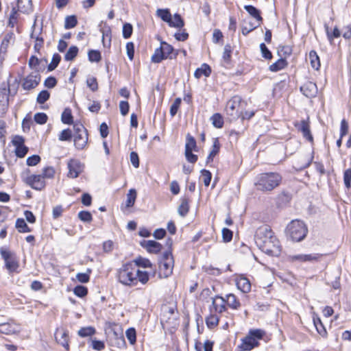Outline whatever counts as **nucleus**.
<instances>
[{"mask_svg":"<svg viewBox=\"0 0 351 351\" xmlns=\"http://www.w3.org/2000/svg\"><path fill=\"white\" fill-rule=\"evenodd\" d=\"M125 335L130 344H135L136 341V333L134 328H128L125 332Z\"/></svg>","mask_w":351,"mask_h":351,"instance_id":"obj_49","label":"nucleus"},{"mask_svg":"<svg viewBox=\"0 0 351 351\" xmlns=\"http://www.w3.org/2000/svg\"><path fill=\"white\" fill-rule=\"evenodd\" d=\"M313 321L317 332L324 337H326L327 331L320 318L317 315H314L313 317Z\"/></svg>","mask_w":351,"mask_h":351,"instance_id":"obj_24","label":"nucleus"},{"mask_svg":"<svg viewBox=\"0 0 351 351\" xmlns=\"http://www.w3.org/2000/svg\"><path fill=\"white\" fill-rule=\"evenodd\" d=\"M281 181L282 177L279 173H265L257 176L254 184L257 190L267 192L278 186Z\"/></svg>","mask_w":351,"mask_h":351,"instance_id":"obj_3","label":"nucleus"},{"mask_svg":"<svg viewBox=\"0 0 351 351\" xmlns=\"http://www.w3.org/2000/svg\"><path fill=\"white\" fill-rule=\"evenodd\" d=\"M225 302L233 309H238L241 306L240 302L238 300L236 295L232 293L226 295Z\"/></svg>","mask_w":351,"mask_h":351,"instance_id":"obj_26","label":"nucleus"},{"mask_svg":"<svg viewBox=\"0 0 351 351\" xmlns=\"http://www.w3.org/2000/svg\"><path fill=\"white\" fill-rule=\"evenodd\" d=\"M244 9L248 12V14L254 18L257 22H261L263 18L260 14V12L258 9H256L254 6L251 5H247L244 6Z\"/></svg>","mask_w":351,"mask_h":351,"instance_id":"obj_28","label":"nucleus"},{"mask_svg":"<svg viewBox=\"0 0 351 351\" xmlns=\"http://www.w3.org/2000/svg\"><path fill=\"white\" fill-rule=\"evenodd\" d=\"M160 47L166 58H168L173 50L172 46L169 45L166 42H162Z\"/></svg>","mask_w":351,"mask_h":351,"instance_id":"obj_56","label":"nucleus"},{"mask_svg":"<svg viewBox=\"0 0 351 351\" xmlns=\"http://www.w3.org/2000/svg\"><path fill=\"white\" fill-rule=\"evenodd\" d=\"M61 121L65 124H71L73 123V116L70 108H65L61 116Z\"/></svg>","mask_w":351,"mask_h":351,"instance_id":"obj_41","label":"nucleus"},{"mask_svg":"<svg viewBox=\"0 0 351 351\" xmlns=\"http://www.w3.org/2000/svg\"><path fill=\"white\" fill-rule=\"evenodd\" d=\"M73 292L77 296L82 298L87 295L88 290L85 287L78 285L74 288Z\"/></svg>","mask_w":351,"mask_h":351,"instance_id":"obj_57","label":"nucleus"},{"mask_svg":"<svg viewBox=\"0 0 351 351\" xmlns=\"http://www.w3.org/2000/svg\"><path fill=\"white\" fill-rule=\"evenodd\" d=\"M75 134L74 135V145L78 149H82L88 141V134L82 125H74Z\"/></svg>","mask_w":351,"mask_h":351,"instance_id":"obj_8","label":"nucleus"},{"mask_svg":"<svg viewBox=\"0 0 351 351\" xmlns=\"http://www.w3.org/2000/svg\"><path fill=\"white\" fill-rule=\"evenodd\" d=\"M308 230L304 223L300 220H293L287 227V235L294 241L304 239Z\"/></svg>","mask_w":351,"mask_h":351,"instance_id":"obj_5","label":"nucleus"},{"mask_svg":"<svg viewBox=\"0 0 351 351\" xmlns=\"http://www.w3.org/2000/svg\"><path fill=\"white\" fill-rule=\"evenodd\" d=\"M143 247L151 253L157 254L161 250L162 245L155 241L149 240L145 241Z\"/></svg>","mask_w":351,"mask_h":351,"instance_id":"obj_23","label":"nucleus"},{"mask_svg":"<svg viewBox=\"0 0 351 351\" xmlns=\"http://www.w3.org/2000/svg\"><path fill=\"white\" fill-rule=\"evenodd\" d=\"M181 104V99L176 98L170 108V114L172 117L175 116Z\"/></svg>","mask_w":351,"mask_h":351,"instance_id":"obj_63","label":"nucleus"},{"mask_svg":"<svg viewBox=\"0 0 351 351\" xmlns=\"http://www.w3.org/2000/svg\"><path fill=\"white\" fill-rule=\"evenodd\" d=\"M34 121L38 124H44L47 121V116L45 113L38 112L34 114Z\"/></svg>","mask_w":351,"mask_h":351,"instance_id":"obj_59","label":"nucleus"},{"mask_svg":"<svg viewBox=\"0 0 351 351\" xmlns=\"http://www.w3.org/2000/svg\"><path fill=\"white\" fill-rule=\"evenodd\" d=\"M91 273V269H88L86 273H78L76 274V279L82 282L86 283L90 280V274Z\"/></svg>","mask_w":351,"mask_h":351,"instance_id":"obj_51","label":"nucleus"},{"mask_svg":"<svg viewBox=\"0 0 351 351\" xmlns=\"http://www.w3.org/2000/svg\"><path fill=\"white\" fill-rule=\"evenodd\" d=\"M78 217L81 221H82L84 222L90 223L93 220V217H92L91 213L90 212L86 211V210L80 211L78 213Z\"/></svg>","mask_w":351,"mask_h":351,"instance_id":"obj_54","label":"nucleus"},{"mask_svg":"<svg viewBox=\"0 0 351 351\" xmlns=\"http://www.w3.org/2000/svg\"><path fill=\"white\" fill-rule=\"evenodd\" d=\"M60 60H61V57L59 54H58V53L53 54L51 62L48 65V70L50 71L54 70L58 66Z\"/></svg>","mask_w":351,"mask_h":351,"instance_id":"obj_55","label":"nucleus"},{"mask_svg":"<svg viewBox=\"0 0 351 351\" xmlns=\"http://www.w3.org/2000/svg\"><path fill=\"white\" fill-rule=\"evenodd\" d=\"M14 41V34L13 32L7 33L0 45V62L4 61L7 57L8 49L11 44Z\"/></svg>","mask_w":351,"mask_h":351,"instance_id":"obj_11","label":"nucleus"},{"mask_svg":"<svg viewBox=\"0 0 351 351\" xmlns=\"http://www.w3.org/2000/svg\"><path fill=\"white\" fill-rule=\"evenodd\" d=\"M164 59L167 58L164 55L161 47H160L156 49L154 54L152 56V61L154 63H159Z\"/></svg>","mask_w":351,"mask_h":351,"instance_id":"obj_43","label":"nucleus"},{"mask_svg":"<svg viewBox=\"0 0 351 351\" xmlns=\"http://www.w3.org/2000/svg\"><path fill=\"white\" fill-rule=\"evenodd\" d=\"M21 330L20 326L15 322H8L0 324V332L5 335H12Z\"/></svg>","mask_w":351,"mask_h":351,"instance_id":"obj_18","label":"nucleus"},{"mask_svg":"<svg viewBox=\"0 0 351 351\" xmlns=\"http://www.w3.org/2000/svg\"><path fill=\"white\" fill-rule=\"evenodd\" d=\"M168 25L172 27L182 28L184 25V22L180 14H175L173 16H171Z\"/></svg>","mask_w":351,"mask_h":351,"instance_id":"obj_27","label":"nucleus"},{"mask_svg":"<svg viewBox=\"0 0 351 351\" xmlns=\"http://www.w3.org/2000/svg\"><path fill=\"white\" fill-rule=\"evenodd\" d=\"M157 15L165 22L169 23L171 18V14L168 9H158Z\"/></svg>","mask_w":351,"mask_h":351,"instance_id":"obj_46","label":"nucleus"},{"mask_svg":"<svg viewBox=\"0 0 351 351\" xmlns=\"http://www.w3.org/2000/svg\"><path fill=\"white\" fill-rule=\"evenodd\" d=\"M220 149V143L217 138L215 139L212 149L207 157V163L213 161V158L219 153Z\"/></svg>","mask_w":351,"mask_h":351,"instance_id":"obj_31","label":"nucleus"},{"mask_svg":"<svg viewBox=\"0 0 351 351\" xmlns=\"http://www.w3.org/2000/svg\"><path fill=\"white\" fill-rule=\"evenodd\" d=\"M50 97V94L47 90H42L39 93L38 95V97L36 98L37 103L40 104H43L45 102H46Z\"/></svg>","mask_w":351,"mask_h":351,"instance_id":"obj_53","label":"nucleus"},{"mask_svg":"<svg viewBox=\"0 0 351 351\" xmlns=\"http://www.w3.org/2000/svg\"><path fill=\"white\" fill-rule=\"evenodd\" d=\"M213 125L216 128H221L223 125V119L219 113H215L210 117Z\"/></svg>","mask_w":351,"mask_h":351,"instance_id":"obj_38","label":"nucleus"},{"mask_svg":"<svg viewBox=\"0 0 351 351\" xmlns=\"http://www.w3.org/2000/svg\"><path fill=\"white\" fill-rule=\"evenodd\" d=\"M0 253L5 261V267L9 272H16L19 265L16 256L10 251L3 248L0 249Z\"/></svg>","mask_w":351,"mask_h":351,"instance_id":"obj_9","label":"nucleus"},{"mask_svg":"<svg viewBox=\"0 0 351 351\" xmlns=\"http://www.w3.org/2000/svg\"><path fill=\"white\" fill-rule=\"evenodd\" d=\"M195 148L196 141L195 138L193 136L188 135L186 137V143L185 145V151H195Z\"/></svg>","mask_w":351,"mask_h":351,"instance_id":"obj_50","label":"nucleus"},{"mask_svg":"<svg viewBox=\"0 0 351 351\" xmlns=\"http://www.w3.org/2000/svg\"><path fill=\"white\" fill-rule=\"evenodd\" d=\"M327 38L330 44H332L334 38L340 37L341 32L337 27H335L332 32H330L328 25H325Z\"/></svg>","mask_w":351,"mask_h":351,"instance_id":"obj_33","label":"nucleus"},{"mask_svg":"<svg viewBox=\"0 0 351 351\" xmlns=\"http://www.w3.org/2000/svg\"><path fill=\"white\" fill-rule=\"evenodd\" d=\"M16 228L20 232H29L31 231V229L28 227L23 219H16Z\"/></svg>","mask_w":351,"mask_h":351,"instance_id":"obj_45","label":"nucleus"},{"mask_svg":"<svg viewBox=\"0 0 351 351\" xmlns=\"http://www.w3.org/2000/svg\"><path fill=\"white\" fill-rule=\"evenodd\" d=\"M225 299L223 298H218L214 299L213 301V305L215 310L219 313H222L226 310Z\"/></svg>","mask_w":351,"mask_h":351,"instance_id":"obj_32","label":"nucleus"},{"mask_svg":"<svg viewBox=\"0 0 351 351\" xmlns=\"http://www.w3.org/2000/svg\"><path fill=\"white\" fill-rule=\"evenodd\" d=\"M300 90L302 94L308 98L314 97L317 93V85L312 82H307L304 83L300 87Z\"/></svg>","mask_w":351,"mask_h":351,"instance_id":"obj_17","label":"nucleus"},{"mask_svg":"<svg viewBox=\"0 0 351 351\" xmlns=\"http://www.w3.org/2000/svg\"><path fill=\"white\" fill-rule=\"evenodd\" d=\"M309 59L311 66L318 70L320 67L319 58L315 51H311L309 53Z\"/></svg>","mask_w":351,"mask_h":351,"instance_id":"obj_36","label":"nucleus"},{"mask_svg":"<svg viewBox=\"0 0 351 351\" xmlns=\"http://www.w3.org/2000/svg\"><path fill=\"white\" fill-rule=\"evenodd\" d=\"M242 104V99L238 95L232 97L227 101L224 110L230 120H237L240 117Z\"/></svg>","mask_w":351,"mask_h":351,"instance_id":"obj_6","label":"nucleus"},{"mask_svg":"<svg viewBox=\"0 0 351 351\" xmlns=\"http://www.w3.org/2000/svg\"><path fill=\"white\" fill-rule=\"evenodd\" d=\"M77 21L75 16H66L64 21V28L66 29L73 28L77 25Z\"/></svg>","mask_w":351,"mask_h":351,"instance_id":"obj_48","label":"nucleus"},{"mask_svg":"<svg viewBox=\"0 0 351 351\" xmlns=\"http://www.w3.org/2000/svg\"><path fill=\"white\" fill-rule=\"evenodd\" d=\"M102 43L105 47H109L111 43V30L110 27L102 29Z\"/></svg>","mask_w":351,"mask_h":351,"instance_id":"obj_34","label":"nucleus"},{"mask_svg":"<svg viewBox=\"0 0 351 351\" xmlns=\"http://www.w3.org/2000/svg\"><path fill=\"white\" fill-rule=\"evenodd\" d=\"M78 53V48L76 46H71L68 49L67 52L64 56V60L66 61L73 60Z\"/></svg>","mask_w":351,"mask_h":351,"instance_id":"obj_44","label":"nucleus"},{"mask_svg":"<svg viewBox=\"0 0 351 351\" xmlns=\"http://www.w3.org/2000/svg\"><path fill=\"white\" fill-rule=\"evenodd\" d=\"M322 256L319 254H294L290 255L289 259L292 262H313L318 261Z\"/></svg>","mask_w":351,"mask_h":351,"instance_id":"obj_15","label":"nucleus"},{"mask_svg":"<svg viewBox=\"0 0 351 351\" xmlns=\"http://www.w3.org/2000/svg\"><path fill=\"white\" fill-rule=\"evenodd\" d=\"M254 240L257 247L270 256H278L280 253L279 241L269 227H259L255 234Z\"/></svg>","mask_w":351,"mask_h":351,"instance_id":"obj_2","label":"nucleus"},{"mask_svg":"<svg viewBox=\"0 0 351 351\" xmlns=\"http://www.w3.org/2000/svg\"><path fill=\"white\" fill-rule=\"evenodd\" d=\"M266 332L262 329H250L247 335L241 339L238 346L239 351H250L259 346V341L263 339Z\"/></svg>","mask_w":351,"mask_h":351,"instance_id":"obj_4","label":"nucleus"},{"mask_svg":"<svg viewBox=\"0 0 351 351\" xmlns=\"http://www.w3.org/2000/svg\"><path fill=\"white\" fill-rule=\"evenodd\" d=\"M86 84L88 87L93 91H95L98 88V84L97 82V80L94 77H88L86 80Z\"/></svg>","mask_w":351,"mask_h":351,"instance_id":"obj_64","label":"nucleus"},{"mask_svg":"<svg viewBox=\"0 0 351 351\" xmlns=\"http://www.w3.org/2000/svg\"><path fill=\"white\" fill-rule=\"evenodd\" d=\"M343 182L346 188L351 186V169H348L343 173Z\"/></svg>","mask_w":351,"mask_h":351,"instance_id":"obj_62","label":"nucleus"},{"mask_svg":"<svg viewBox=\"0 0 351 351\" xmlns=\"http://www.w3.org/2000/svg\"><path fill=\"white\" fill-rule=\"evenodd\" d=\"M189 210V199L187 198L182 199L180 205L178 207V212L182 217L186 216Z\"/></svg>","mask_w":351,"mask_h":351,"instance_id":"obj_37","label":"nucleus"},{"mask_svg":"<svg viewBox=\"0 0 351 351\" xmlns=\"http://www.w3.org/2000/svg\"><path fill=\"white\" fill-rule=\"evenodd\" d=\"M96 332L95 328L92 326L83 327L80 328L77 334L82 337H86L94 335Z\"/></svg>","mask_w":351,"mask_h":351,"instance_id":"obj_42","label":"nucleus"},{"mask_svg":"<svg viewBox=\"0 0 351 351\" xmlns=\"http://www.w3.org/2000/svg\"><path fill=\"white\" fill-rule=\"evenodd\" d=\"M69 169L67 176L70 178H76L83 171L84 165L76 159H71L67 162Z\"/></svg>","mask_w":351,"mask_h":351,"instance_id":"obj_12","label":"nucleus"},{"mask_svg":"<svg viewBox=\"0 0 351 351\" xmlns=\"http://www.w3.org/2000/svg\"><path fill=\"white\" fill-rule=\"evenodd\" d=\"M26 182L32 189L40 191L45 186V182L41 175H31L26 179Z\"/></svg>","mask_w":351,"mask_h":351,"instance_id":"obj_16","label":"nucleus"},{"mask_svg":"<svg viewBox=\"0 0 351 351\" xmlns=\"http://www.w3.org/2000/svg\"><path fill=\"white\" fill-rule=\"evenodd\" d=\"M211 73V69L210 67L206 64H202L201 67L197 69L194 73V76L197 79H199L202 75H204L206 77H208Z\"/></svg>","mask_w":351,"mask_h":351,"instance_id":"obj_25","label":"nucleus"},{"mask_svg":"<svg viewBox=\"0 0 351 351\" xmlns=\"http://www.w3.org/2000/svg\"><path fill=\"white\" fill-rule=\"evenodd\" d=\"M72 136L71 131L69 129L63 130L59 134V141H70Z\"/></svg>","mask_w":351,"mask_h":351,"instance_id":"obj_60","label":"nucleus"},{"mask_svg":"<svg viewBox=\"0 0 351 351\" xmlns=\"http://www.w3.org/2000/svg\"><path fill=\"white\" fill-rule=\"evenodd\" d=\"M10 93V89L8 86H5L3 88L0 90V94H2V98L5 100L4 103L0 104V117H3L8 109V95Z\"/></svg>","mask_w":351,"mask_h":351,"instance_id":"obj_20","label":"nucleus"},{"mask_svg":"<svg viewBox=\"0 0 351 351\" xmlns=\"http://www.w3.org/2000/svg\"><path fill=\"white\" fill-rule=\"evenodd\" d=\"M40 79L38 71H34L23 79L22 87L25 90L34 89L39 84Z\"/></svg>","mask_w":351,"mask_h":351,"instance_id":"obj_10","label":"nucleus"},{"mask_svg":"<svg viewBox=\"0 0 351 351\" xmlns=\"http://www.w3.org/2000/svg\"><path fill=\"white\" fill-rule=\"evenodd\" d=\"M260 22H258V23L255 25L250 21L247 22L246 20H245L244 24L242 26V34L244 36L247 35L250 32L256 29L260 25Z\"/></svg>","mask_w":351,"mask_h":351,"instance_id":"obj_35","label":"nucleus"},{"mask_svg":"<svg viewBox=\"0 0 351 351\" xmlns=\"http://www.w3.org/2000/svg\"><path fill=\"white\" fill-rule=\"evenodd\" d=\"M136 191L134 189H131L129 190L127 194V199L125 202V206L127 208H130L134 206L136 199Z\"/></svg>","mask_w":351,"mask_h":351,"instance_id":"obj_30","label":"nucleus"},{"mask_svg":"<svg viewBox=\"0 0 351 351\" xmlns=\"http://www.w3.org/2000/svg\"><path fill=\"white\" fill-rule=\"evenodd\" d=\"M212 174L206 169L201 171V178L206 186H208L211 181Z\"/></svg>","mask_w":351,"mask_h":351,"instance_id":"obj_52","label":"nucleus"},{"mask_svg":"<svg viewBox=\"0 0 351 351\" xmlns=\"http://www.w3.org/2000/svg\"><path fill=\"white\" fill-rule=\"evenodd\" d=\"M287 65L286 60L283 58L278 59L276 62L269 66V70L272 72H276L285 68Z\"/></svg>","mask_w":351,"mask_h":351,"instance_id":"obj_29","label":"nucleus"},{"mask_svg":"<svg viewBox=\"0 0 351 351\" xmlns=\"http://www.w3.org/2000/svg\"><path fill=\"white\" fill-rule=\"evenodd\" d=\"M133 31L132 25L130 23H125L123 26V36L124 38H129Z\"/></svg>","mask_w":351,"mask_h":351,"instance_id":"obj_58","label":"nucleus"},{"mask_svg":"<svg viewBox=\"0 0 351 351\" xmlns=\"http://www.w3.org/2000/svg\"><path fill=\"white\" fill-rule=\"evenodd\" d=\"M55 175V169L52 167H47L43 169L41 175L45 178H52Z\"/></svg>","mask_w":351,"mask_h":351,"instance_id":"obj_61","label":"nucleus"},{"mask_svg":"<svg viewBox=\"0 0 351 351\" xmlns=\"http://www.w3.org/2000/svg\"><path fill=\"white\" fill-rule=\"evenodd\" d=\"M295 127L300 130L303 136L309 141H313V136L311 134L310 127L307 121L305 120L301 121L300 123H296Z\"/></svg>","mask_w":351,"mask_h":351,"instance_id":"obj_22","label":"nucleus"},{"mask_svg":"<svg viewBox=\"0 0 351 351\" xmlns=\"http://www.w3.org/2000/svg\"><path fill=\"white\" fill-rule=\"evenodd\" d=\"M19 9L16 8H12L11 10V13L9 17L8 26L11 28H13L15 25L18 23V12Z\"/></svg>","mask_w":351,"mask_h":351,"instance_id":"obj_40","label":"nucleus"},{"mask_svg":"<svg viewBox=\"0 0 351 351\" xmlns=\"http://www.w3.org/2000/svg\"><path fill=\"white\" fill-rule=\"evenodd\" d=\"M15 147V154L19 158H23L28 152V147L24 144L25 140L23 136L16 135L12 140Z\"/></svg>","mask_w":351,"mask_h":351,"instance_id":"obj_13","label":"nucleus"},{"mask_svg":"<svg viewBox=\"0 0 351 351\" xmlns=\"http://www.w3.org/2000/svg\"><path fill=\"white\" fill-rule=\"evenodd\" d=\"M36 23V18L34 20V24L32 25V31L31 33V38L36 39V43L34 45V49L36 51H39L40 49L42 48L44 43V40L42 37L40 36V34L42 31V27H40L38 32H36L35 29V26Z\"/></svg>","mask_w":351,"mask_h":351,"instance_id":"obj_19","label":"nucleus"},{"mask_svg":"<svg viewBox=\"0 0 351 351\" xmlns=\"http://www.w3.org/2000/svg\"><path fill=\"white\" fill-rule=\"evenodd\" d=\"M55 339L58 343L63 346L66 350H69V331L63 328H57L55 332Z\"/></svg>","mask_w":351,"mask_h":351,"instance_id":"obj_14","label":"nucleus"},{"mask_svg":"<svg viewBox=\"0 0 351 351\" xmlns=\"http://www.w3.org/2000/svg\"><path fill=\"white\" fill-rule=\"evenodd\" d=\"M236 285L237 288L243 293H248L251 290V283L250 280L243 276L237 278Z\"/></svg>","mask_w":351,"mask_h":351,"instance_id":"obj_21","label":"nucleus"},{"mask_svg":"<svg viewBox=\"0 0 351 351\" xmlns=\"http://www.w3.org/2000/svg\"><path fill=\"white\" fill-rule=\"evenodd\" d=\"M174 261L173 255L170 251L165 252L160 261L159 274L160 276L167 278L171 275Z\"/></svg>","mask_w":351,"mask_h":351,"instance_id":"obj_7","label":"nucleus"},{"mask_svg":"<svg viewBox=\"0 0 351 351\" xmlns=\"http://www.w3.org/2000/svg\"><path fill=\"white\" fill-rule=\"evenodd\" d=\"M117 278L123 285L134 287L138 282L145 285L149 281V276L147 271L139 269L132 263H127L117 270Z\"/></svg>","mask_w":351,"mask_h":351,"instance_id":"obj_1","label":"nucleus"},{"mask_svg":"<svg viewBox=\"0 0 351 351\" xmlns=\"http://www.w3.org/2000/svg\"><path fill=\"white\" fill-rule=\"evenodd\" d=\"M134 266H136L137 268L138 267H141L143 268H149L152 267V263L149 261V259L143 258V257H138L136 259L134 260Z\"/></svg>","mask_w":351,"mask_h":351,"instance_id":"obj_39","label":"nucleus"},{"mask_svg":"<svg viewBox=\"0 0 351 351\" xmlns=\"http://www.w3.org/2000/svg\"><path fill=\"white\" fill-rule=\"evenodd\" d=\"M88 60L91 62H98L101 59V53L98 50L91 49L88 52Z\"/></svg>","mask_w":351,"mask_h":351,"instance_id":"obj_47","label":"nucleus"}]
</instances>
